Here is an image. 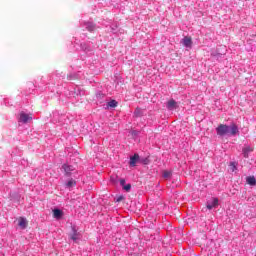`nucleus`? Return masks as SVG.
Masks as SVG:
<instances>
[{"mask_svg": "<svg viewBox=\"0 0 256 256\" xmlns=\"http://www.w3.org/2000/svg\"><path fill=\"white\" fill-rule=\"evenodd\" d=\"M53 217H54V219H61L63 217V211L60 209H54Z\"/></svg>", "mask_w": 256, "mask_h": 256, "instance_id": "8", "label": "nucleus"}, {"mask_svg": "<svg viewBox=\"0 0 256 256\" xmlns=\"http://www.w3.org/2000/svg\"><path fill=\"white\" fill-rule=\"evenodd\" d=\"M75 185H77V182L73 179H70L67 184L66 187H75Z\"/></svg>", "mask_w": 256, "mask_h": 256, "instance_id": "13", "label": "nucleus"}, {"mask_svg": "<svg viewBox=\"0 0 256 256\" xmlns=\"http://www.w3.org/2000/svg\"><path fill=\"white\" fill-rule=\"evenodd\" d=\"M219 206V199L218 198H213V201L211 204H207V209L211 210V209H215L216 207Z\"/></svg>", "mask_w": 256, "mask_h": 256, "instance_id": "3", "label": "nucleus"}, {"mask_svg": "<svg viewBox=\"0 0 256 256\" xmlns=\"http://www.w3.org/2000/svg\"><path fill=\"white\" fill-rule=\"evenodd\" d=\"M216 132L220 137H223L224 135L235 136L237 133H239V127H237L235 123L230 124V126H227L226 124H220L216 128Z\"/></svg>", "mask_w": 256, "mask_h": 256, "instance_id": "1", "label": "nucleus"}, {"mask_svg": "<svg viewBox=\"0 0 256 256\" xmlns=\"http://www.w3.org/2000/svg\"><path fill=\"white\" fill-rule=\"evenodd\" d=\"M167 109H169L170 111H173V109H177V102L173 99L168 101Z\"/></svg>", "mask_w": 256, "mask_h": 256, "instance_id": "7", "label": "nucleus"}, {"mask_svg": "<svg viewBox=\"0 0 256 256\" xmlns=\"http://www.w3.org/2000/svg\"><path fill=\"white\" fill-rule=\"evenodd\" d=\"M18 225L21 229H26L27 228V219L25 218H19L18 220Z\"/></svg>", "mask_w": 256, "mask_h": 256, "instance_id": "10", "label": "nucleus"}, {"mask_svg": "<svg viewBox=\"0 0 256 256\" xmlns=\"http://www.w3.org/2000/svg\"><path fill=\"white\" fill-rule=\"evenodd\" d=\"M32 119L33 117L30 114H27L25 112L20 113L19 121H21V123H29V121H31Z\"/></svg>", "mask_w": 256, "mask_h": 256, "instance_id": "2", "label": "nucleus"}, {"mask_svg": "<svg viewBox=\"0 0 256 256\" xmlns=\"http://www.w3.org/2000/svg\"><path fill=\"white\" fill-rule=\"evenodd\" d=\"M70 239H72V241H77V239H79V234L77 233V231H73L72 234H70Z\"/></svg>", "mask_w": 256, "mask_h": 256, "instance_id": "12", "label": "nucleus"}, {"mask_svg": "<svg viewBox=\"0 0 256 256\" xmlns=\"http://www.w3.org/2000/svg\"><path fill=\"white\" fill-rule=\"evenodd\" d=\"M182 42H183L184 47H190L191 48V46L193 45V40H191V37H187V36L184 37Z\"/></svg>", "mask_w": 256, "mask_h": 256, "instance_id": "5", "label": "nucleus"}, {"mask_svg": "<svg viewBox=\"0 0 256 256\" xmlns=\"http://www.w3.org/2000/svg\"><path fill=\"white\" fill-rule=\"evenodd\" d=\"M138 161H139V154H134L132 157H130V166L135 167Z\"/></svg>", "mask_w": 256, "mask_h": 256, "instance_id": "4", "label": "nucleus"}, {"mask_svg": "<svg viewBox=\"0 0 256 256\" xmlns=\"http://www.w3.org/2000/svg\"><path fill=\"white\" fill-rule=\"evenodd\" d=\"M117 105H119V103L116 100H111L110 102H108V107L115 108L117 107Z\"/></svg>", "mask_w": 256, "mask_h": 256, "instance_id": "14", "label": "nucleus"}, {"mask_svg": "<svg viewBox=\"0 0 256 256\" xmlns=\"http://www.w3.org/2000/svg\"><path fill=\"white\" fill-rule=\"evenodd\" d=\"M123 199H125L124 196H119V197L116 199V203H121V201H123Z\"/></svg>", "mask_w": 256, "mask_h": 256, "instance_id": "17", "label": "nucleus"}, {"mask_svg": "<svg viewBox=\"0 0 256 256\" xmlns=\"http://www.w3.org/2000/svg\"><path fill=\"white\" fill-rule=\"evenodd\" d=\"M242 152H243V156L245 157V159H249V154L253 153V148L247 146V147L243 148Z\"/></svg>", "mask_w": 256, "mask_h": 256, "instance_id": "6", "label": "nucleus"}, {"mask_svg": "<svg viewBox=\"0 0 256 256\" xmlns=\"http://www.w3.org/2000/svg\"><path fill=\"white\" fill-rule=\"evenodd\" d=\"M120 185H121L122 187H124V185H125V179H121V180H120Z\"/></svg>", "mask_w": 256, "mask_h": 256, "instance_id": "19", "label": "nucleus"}, {"mask_svg": "<svg viewBox=\"0 0 256 256\" xmlns=\"http://www.w3.org/2000/svg\"><path fill=\"white\" fill-rule=\"evenodd\" d=\"M231 167H232V171H236L237 170V166L235 165L234 162H231Z\"/></svg>", "mask_w": 256, "mask_h": 256, "instance_id": "18", "label": "nucleus"}, {"mask_svg": "<svg viewBox=\"0 0 256 256\" xmlns=\"http://www.w3.org/2000/svg\"><path fill=\"white\" fill-rule=\"evenodd\" d=\"M123 190L127 192L131 191V184L124 185Z\"/></svg>", "mask_w": 256, "mask_h": 256, "instance_id": "16", "label": "nucleus"}, {"mask_svg": "<svg viewBox=\"0 0 256 256\" xmlns=\"http://www.w3.org/2000/svg\"><path fill=\"white\" fill-rule=\"evenodd\" d=\"M246 183H247L248 185H251L252 187H255V185H256L255 176H248V177L246 178Z\"/></svg>", "mask_w": 256, "mask_h": 256, "instance_id": "9", "label": "nucleus"}, {"mask_svg": "<svg viewBox=\"0 0 256 256\" xmlns=\"http://www.w3.org/2000/svg\"><path fill=\"white\" fill-rule=\"evenodd\" d=\"M62 169H64V172L66 173V175H71V171H74L73 166H69L67 164H64L62 166Z\"/></svg>", "mask_w": 256, "mask_h": 256, "instance_id": "11", "label": "nucleus"}, {"mask_svg": "<svg viewBox=\"0 0 256 256\" xmlns=\"http://www.w3.org/2000/svg\"><path fill=\"white\" fill-rule=\"evenodd\" d=\"M163 177H164V179H169L171 177V171L165 170L163 172Z\"/></svg>", "mask_w": 256, "mask_h": 256, "instance_id": "15", "label": "nucleus"}]
</instances>
